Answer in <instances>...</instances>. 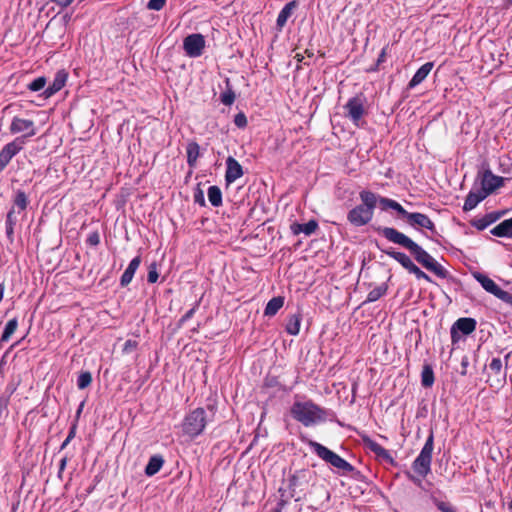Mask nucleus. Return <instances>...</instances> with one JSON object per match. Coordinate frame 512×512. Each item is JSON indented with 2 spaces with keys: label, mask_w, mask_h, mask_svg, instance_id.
Listing matches in <instances>:
<instances>
[{
  "label": "nucleus",
  "mask_w": 512,
  "mask_h": 512,
  "mask_svg": "<svg viewBox=\"0 0 512 512\" xmlns=\"http://www.w3.org/2000/svg\"><path fill=\"white\" fill-rule=\"evenodd\" d=\"M17 328H18L17 318L10 319L5 325L4 331L0 338V344L2 342H7L10 339V337L14 334V332L17 330Z\"/></svg>",
  "instance_id": "36"
},
{
  "label": "nucleus",
  "mask_w": 512,
  "mask_h": 512,
  "mask_svg": "<svg viewBox=\"0 0 512 512\" xmlns=\"http://www.w3.org/2000/svg\"><path fill=\"white\" fill-rule=\"evenodd\" d=\"M487 196H484L481 190H478L476 192L470 191L468 195L466 196L463 210L465 212L470 211L474 209L481 201H483Z\"/></svg>",
  "instance_id": "28"
},
{
  "label": "nucleus",
  "mask_w": 512,
  "mask_h": 512,
  "mask_svg": "<svg viewBox=\"0 0 512 512\" xmlns=\"http://www.w3.org/2000/svg\"><path fill=\"white\" fill-rule=\"evenodd\" d=\"M208 199L213 206L222 204V192L218 186H210L208 189Z\"/></svg>",
  "instance_id": "38"
},
{
  "label": "nucleus",
  "mask_w": 512,
  "mask_h": 512,
  "mask_svg": "<svg viewBox=\"0 0 512 512\" xmlns=\"http://www.w3.org/2000/svg\"><path fill=\"white\" fill-rule=\"evenodd\" d=\"M440 236L439 233L437 232V230L435 229V232H431V236H427V238L431 239L432 241L436 242V243H439L437 237Z\"/></svg>",
  "instance_id": "58"
},
{
  "label": "nucleus",
  "mask_w": 512,
  "mask_h": 512,
  "mask_svg": "<svg viewBox=\"0 0 512 512\" xmlns=\"http://www.w3.org/2000/svg\"><path fill=\"white\" fill-rule=\"evenodd\" d=\"M504 184V178L496 176L491 170L487 169L483 172L481 178V191L484 196H488L493 193L496 189L500 188Z\"/></svg>",
  "instance_id": "14"
},
{
  "label": "nucleus",
  "mask_w": 512,
  "mask_h": 512,
  "mask_svg": "<svg viewBox=\"0 0 512 512\" xmlns=\"http://www.w3.org/2000/svg\"><path fill=\"white\" fill-rule=\"evenodd\" d=\"M430 499H431L432 503L434 504V506L440 512H457V509L455 508V506L449 501L442 500V499L436 497L435 495H431Z\"/></svg>",
  "instance_id": "35"
},
{
  "label": "nucleus",
  "mask_w": 512,
  "mask_h": 512,
  "mask_svg": "<svg viewBox=\"0 0 512 512\" xmlns=\"http://www.w3.org/2000/svg\"><path fill=\"white\" fill-rule=\"evenodd\" d=\"M4 296V285L0 284V302L2 301Z\"/></svg>",
  "instance_id": "60"
},
{
  "label": "nucleus",
  "mask_w": 512,
  "mask_h": 512,
  "mask_svg": "<svg viewBox=\"0 0 512 512\" xmlns=\"http://www.w3.org/2000/svg\"><path fill=\"white\" fill-rule=\"evenodd\" d=\"M374 230L385 237L389 242L407 249L421 266L434 273L437 277L444 279L449 276V272L441 264L404 233L393 227L378 226L374 227Z\"/></svg>",
  "instance_id": "1"
},
{
  "label": "nucleus",
  "mask_w": 512,
  "mask_h": 512,
  "mask_svg": "<svg viewBox=\"0 0 512 512\" xmlns=\"http://www.w3.org/2000/svg\"><path fill=\"white\" fill-rule=\"evenodd\" d=\"M16 221L17 220H16V217H15V214H14V209H11L7 213L6 222H5L6 234H7V237L10 239L11 242L13 241L14 226L16 224Z\"/></svg>",
  "instance_id": "39"
},
{
  "label": "nucleus",
  "mask_w": 512,
  "mask_h": 512,
  "mask_svg": "<svg viewBox=\"0 0 512 512\" xmlns=\"http://www.w3.org/2000/svg\"><path fill=\"white\" fill-rule=\"evenodd\" d=\"M290 413L296 421L305 427L325 422L329 415L334 414L330 410L320 407L312 400L294 402L291 406Z\"/></svg>",
  "instance_id": "2"
},
{
  "label": "nucleus",
  "mask_w": 512,
  "mask_h": 512,
  "mask_svg": "<svg viewBox=\"0 0 512 512\" xmlns=\"http://www.w3.org/2000/svg\"><path fill=\"white\" fill-rule=\"evenodd\" d=\"M92 383V375L89 371L81 372L77 379V387L85 389Z\"/></svg>",
  "instance_id": "41"
},
{
  "label": "nucleus",
  "mask_w": 512,
  "mask_h": 512,
  "mask_svg": "<svg viewBox=\"0 0 512 512\" xmlns=\"http://www.w3.org/2000/svg\"><path fill=\"white\" fill-rule=\"evenodd\" d=\"M306 470L296 471L294 474L289 476L288 478V490L289 497L294 498L297 495V489L302 486L304 482H306Z\"/></svg>",
  "instance_id": "20"
},
{
  "label": "nucleus",
  "mask_w": 512,
  "mask_h": 512,
  "mask_svg": "<svg viewBox=\"0 0 512 512\" xmlns=\"http://www.w3.org/2000/svg\"><path fill=\"white\" fill-rule=\"evenodd\" d=\"M474 278L481 284L484 290L494 295L496 298L505 302L506 304L512 305V294L501 289L494 280L489 278L487 275L482 273L474 274Z\"/></svg>",
  "instance_id": "8"
},
{
  "label": "nucleus",
  "mask_w": 512,
  "mask_h": 512,
  "mask_svg": "<svg viewBox=\"0 0 512 512\" xmlns=\"http://www.w3.org/2000/svg\"><path fill=\"white\" fill-rule=\"evenodd\" d=\"M23 149V139L15 138L13 141L7 143L0 150V171H3L10 163L12 158Z\"/></svg>",
  "instance_id": "12"
},
{
  "label": "nucleus",
  "mask_w": 512,
  "mask_h": 512,
  "mask_svg": "<svg viewBox=\"0 0 512 512\" xmlns=\"http://www.w3.org/2000/svg\"><path fill=\"white\" fill-rule=\"evenodd\" d=\"M388 285L386 283H382L381 285L375 287L372 289L368 295L366 302H375L378 299H380L382 296H384L387 293Z\"/></svg>",
  "instance_id": "37"
},
{
  "label": "nucleus",
  "mask_w": 512,
  "mask_h": 512,
  "mask_svg": "<svg viewBox=\"0 0 512 512\" xmlns=\"http://www.w3.org/2000/svg\"><path fill=\"white\" fill-rule=\"evenodd\" d=\"M76 429H77V424L74 423L70 430H69V433L66 437V439L63 441V443L61 444V449H64L71 441L72 439L75 437L76 435Z\"/></svg>",
  "instance_id": "49"
},
{
  "label": "nucleus",
  "mask_w": 512,
  "mask_h": 512,
  "mask_svg": "<svg viewBox=\"0 0 512 512\" xmlns=\"http://www.w3.org/2000/svg\"><path fill=\"white\" fill-rule=\"evenodd\" d=\"M218 99L220 102L224 103V92H220Z\"/></svg>",
  "instance_id": "62"
},
{
  "label": "nucleus",
  "mask_w": 512,
  "mask_h": 512,
  "mask_svg": "<svg viewBox=\"0 0 512 512\" xmlns=\"http://www.w3.org/2000/svg\"><path fill=\"white\" fill-rule=\"evenodd\" d=\"M234 124L238 128H245L247 126V117L243 112H239L234 117Z\"/></svg>",
  "instance_id": "46"
},
{
  "label": "nucleus",
  "mask_w": 512,
  "mask_h": 512,
  "mask_svg": "<svg viewBox=\"0 0 512 512\" xmlns=\"http://www.w3.org/2000/svg\"><path fill=\"white\" fill-rule=\"evenodd\" d=\"M287 500L280 499L273 509H271L269 512H282L283 508L286 506Z\"/></svg>",
  "instance_id": "52"
},
{
  "label": "nucleus",
  "mask_w": 512,
  "mask_h": 512,
  "mask_svg": "<svg viewBox=\"0 0 512 512\" xmlns=\"http://www.w3.org/2000/svg\"><path fill=\"white\" fill-rule=\"evenodd\" d=\"M360 199L362 203L360 205L366 207L370 211L374 213V210L376 208L377 202L379 201L380 196H377L375 193L368 191V190H362L359 193Z\"/></svg>",
  "instance_id": "29"
},
{
  "label": "nucleus",
  "mask_w": 512,
  "mask_h": 512,
  "mask_svg": "<svg viewBox=\"0 0 512 512\" xmlns=\"http://www.w3.org/2000/svg\"><path fill=\"white\" fill-rule=\"evenodd\" d=\"M386 60V48H383L377 58L376 65L370 69V71H377L378 67L381 63L385 62Z\"/></svg>",
  "instance_id": "51"
},
{
  "label": "nucleus",
  "mask_w": 512,
  "mask_h": 512,
  "mask_svg": "<svg viewBox=\"0 0 512 512\" xmlns=\"http://www.w3.org/2000/svg\"><path fill=\"white\" fill-rule=\"evenodd\" d=\"M207 424V416L203 408H196L188 413L181 424L184 435L193 439L199 436Z\"/></svg>",
  "instance_id": "4"
},
{
  "label": "nucleus",
  "mask_w": 512,
  "mask_h": 512,
  "mask_svg": "<svg viewBox=\"0 0 512 512\" xmlns=\"http://www.w3.org/2000/svg\"><path fill=\"white\" fill-rule=\"evenodd\" d=\"M158 278L159 274L157 270V263L153 262L148 267L147 281L151 284H154L157 282Z\"/></svg>",
  "instance_id": "43"
},
{
  "label": "nucleus",
  "mask_w": 512,
  "mask_h": 512,
  "mask_svg": "<svg viewBox=\"0 0 512 512\" xmlns=\"http://www.w3.org/2000/svg\"><path fill=\"white\" fill-rule=\"evenodd\" d=\"M86 242L91 246H97L100 243V235L97 231L90 233Z\"/></svg>",
  "instance_id": "50"
},
{
  "label": "nucleus",
  "mask_w": 512,
  "mask_h": 512,
  "mask_svg": "<svg viewBox=\"0 0 512 512\" xmlns=\"http://www.w3.org/2000/svg\"><path fill=\"white\" fill-rule=\"evenodd\" d=\"M412 227H421L430 232H435V224L433 221L423 213L412 212L407 222Z\"/></svg>",
  "instance_id": "17"
},
{
  "label": "nucleus",
  "mask_w": 512,
  "mask_h": 512,
  "mask_svg": "<svg viewBox=\"0 0 512 512\" xmlns=\"http://www.w3.org/2000/svg\"><path fill=\"white\" fill-rule=\"evenodd\" d=\"M56 5L66 8L73 3L74 0H52Z\"/></svg>",
  "instance_id": "55"
},
{
  "label": "nucleus",
  "mask_w": 512,
  "mask_h": 512,
  "mask_svg": "<svg viewBox=\"0 0 512 512\" xmlns=\"http://www.w3.org/2000/svg\"><path fill=\"white\" fill-rule=\"evenodd\" d=\"M365 98L362 94L350 98L344 105L345 116L357 127L361 126L362 117L365 114Z\"/></svg>",
  "instance_id": "7"
},
{
  "label": "nucleus",
  "mask_w": 512,
  "mask_h": 512,
  "mask_svg": "<svg viewBox=\"0 0 512 512\" xmlns=\"http://www.w3.org/2000/svg\"><path fill=\"white\" fill-rule=\"evenodd\" d=\"M477 322L474 318L462 317L457 319L450 330L451 341L456 344L461 339L462 335H469L476 329Z\"/></svg>",
  "instance_id": "11"
},
{
  "label": "nucleus",
  "mask_w": 512,
  "mask_h": 512,
  "mask_svg": "<svg viewBox=\"0 0 512 512\" xmlns=\"http://www.w3.org/2000/svg\"><path fill=\"white\" fill-rule=\"evenodd\" d=\"M432 68H433V63L432 62H427V63L423 64L416 71V73L414 74V76L412 77L410 82L408 83V88L409 89H413L416 86H418L419 84H421L426 79V77L429 75V73L431 72Z\"/></svg>",
  "instance_id": "24"
},
{
  "label": "nucleus",
  "mask_w": 512,
  "mask_h": 512,
  "mask_svg": "<svg viewBox=\"0 0 512 512\" xmlns=\"http://www.w3.org/2000/svg\"><path fill=\"white\" fill-rule=\"evenodd\" d=\"M381 251L397 261L405 270L410 274H413L418 280L424 279L427 282H432L431 277L422 271L404 252L396 251L393 248L381 249Z\"/></svg>",
  "instance_id": "6"
},
{
  "label": "nucleus",
  "mask_w": 512,
  "mask_h": 512,
  "mask_svg": "<svg viewBox=\"0 0 512 512\" xmlns=\"http://www.w3.org/2000/svg\"><path fill=\"white\" fill-rule=\"evenodd\" d=\"M302 322V313L300 311L289 314L286 318L285 331L292 336H296L300 332Z\"/></svg>",
  "instance_id": "23"
},
{
  "label": "nucleus",
  "mask_w": 512,
  "mask_h": 512,
  "mask_svg": "<svg viewBox=\"0 0 512 512\" xmlns=\"http://www.w3.org/2000/svg\"><path fill=\"white\" fill-rule=\"evenodd\" d=\"M164 464V459L161 455H153L150 457L148 464L145 467V474L153 476L160 471Z\"/></svg>",
  "instance_id": "30"
},
{
  "label": "nucleus",
  "mask_w": 512,
  "mask_h": 512,
  "mask_svg": "<svg viewBox=\"0 0 512 512\" xmlns=\"http://www.w3.org/2000/svg\"><path fill=\"white\" fill-rule=\"evenodd\" d=\"M141 261H142V259H141L140 255L134 257L130 261L128 267L126 268V270L124 271V273L122 274V276L120 278L121 287H127L131 283L135 272L137 271V269L139 268V266L141 264Z\"/></svg>",
  "instance_id": "21"
},
{
  "label": "nucleus",
  "mask_w": 512,
  "mask_h": 512,
  "mask_svg": "<svg viewBox=\"0 0 512 512\" xmlns=\"http://www.w3.org/2000/svg\"><path fill=\"white\" fill-rule=\"evenodd\" d=\"M362 440H363L365 447H367L369 450H371L373 453H375V455L378 458L385 460L386 462H388L390 464H394V459L390 455L389 451L386 450L384 447H382L379 443L372 440L369 436H363Z\"/></svg>",
  "instance_id": "15"
},
{
  "label": "nucleus",
  "mask_w": 512,
  "mask_h": 512,
  "mask_svg": "<svg viewBox=\"0 0 512 512\" xmlns=\"http://www.w3.org/2000/svg\"><path fill=\"white\" fill-rule=\"evenodd\" d=\"M374 213L362 205H357L347 214V220L355 227H361L368 224Z\"/></svg>",
  "instance_id": "13"
},
{
  "label": "nucleus",
  "mask_w": 512,
  "mask_h": 512,
  "mask_svg": "<svg viewBox=\"0 0 512 512\" xmlns=\"http://www.w3.org/2000/svg\"><path fill=\"white\" fill-rule=\"evenodd\" d=\"M509 508L512 509V500L509 503Z\"/></svg>",
  "instance_id": "64"
},
{
  "label": "nucleus",
  "mask_w": 512,
  "mask_h": 512,
  "mask_svg": "<svg viewBox=\"0 0 512 512\" xmlns=\"http://www.w3.org/2000/svg\"><path fill=\"white\" fill-rule=\"evenodd\" d=\"M243 168L239 162L229 156L226 158V188L243 175Z\"/></svg>",
  "instance_id": "16"
},
{
  "label": "nucleus",
  "mask_w": 512,
  "mask_h": 512,
  "mask_svg": "<svg viewBox=\"0 0 512 512\" xmlns=\"http://www.w3.org/2000/svg\"><path fill=\"white\" fill-rule=\"evenodd\" d=\"M205 43L206 41L202 34H189L183 40V50L188 57L197 58L203 54Z\"/></svg>",
  "instance_id": "10"
},
{
  "label": "nucleus",
  "mask_w": 512,
  "mask_h": 512,
  "mask_svg": "<svg viewBox=\"0 0 512 512\" xmlns=\"http://www.w3.org/2000/svg\"><path fill=\"white\" fill-rule=\"evenodd\" d=\"M68 74L65 70H59L53 79V82L44 90L43 94L46 98L51 97L58 91H60L67 81Z\"/></svg>",
  "instance_id": "18"
},
{
  "label": "nucleus",
  "mask_w": 512,
  "mask_h": 512,
  "mask_svg": "<svg viewBox=\"0 0 512 512\" xmlns=\"http://www.w3.org/2000/svg\"><path fill=\"white\" fill-rule=\"evenodd\" d=\"M284 305V297L277 296L270 299L265 307L264 315L268 317H272L277 314V312Z\"/></svg>",
  "instance_id": "31"
},
{
  "label": "nucleus",
  "mask_w": 512,
  "mask_h": 512,
  "mask_svg": "<svg viewBox=\"0 0 512 512\" xmlns=\"http://www.w3.org/2000/svg\"><path fill=\"white\" fill-rule=\"evenodd\" d=\"M194 201L196 203H199L200 205L204 206L205 205V200H204V195H203V192L201 190H198L195 194H194Z\"/></svg>",
  "instance_id": "54"
},
{
  "label": "nucleus",
  "mask_w": 512,
  "mask_h": 512,
  "mask_svg": "<svg viewBox=\"0 0 512 512\" xmlns=\"http://www.w3.org/2000/svg\"><path fill=\"white\" fill-rule=\"evenodd\" d=\"M407 477L409 480H411L413 483L417 484V485H420L421 484V479L415 477L413 474H411L410 472H407Z\"/></svg>",
  "instance_id": "56"
},
{
  "label": "nucleus",
  "mask_w": 512,
  "mask_h": 512,
  "mask_svg": "<svg viewBox=\"0 0 512 512\" xmlns=\"http://www.w3.org/2000/svg\"><path fill=\"white\" fill-rule=\"evenodd\" d=\"M435 377H434V371L432 367L429 364H425L423 366L422 372H421V384L425 388H430L434 384Z\"/></svg>",
  "instance_id": "34"
},
{
  "label": "nucleus",
  "mask_w": 512,
  "mask_h": 512,
  "mask_svg": "<svg viewBox=\"0 0 512 512\" xmlns=\"http://www.w3.org/2000/svg\"><path fill=\"white\" fill-rule=\"evenodd\" d=\"M502 366V360L500 358H493L488 365L490 371L497 376L496 381L499 385L505 383L506 380V373H502Z\"/></svg>",
  "instance_id": "32"
},
{
  "label": "nucleus",
  "mask_w": 512,
  "mask_h": 512,
  "mask_svg": "<svg viewBox=\"0 0 512 512\" xmlns=\"http://www.w3.org/2000/svg\"><path fill=\"white\" fill-rule=\"evenodd\" d=\"M83 407H84V402H82V403L80 404V406H79V408H78V410H77V413H76L77 417H79V416H80V414H81V412H82Z\"/></svg>",
  "instance_id": "61"
},
{
  "label": "nucleus",
  "mask_w": 512,
  "mask_h": 512,
  "mask_svg": "<svg viewBox=\"0 0 512 512\" xmlns=\"http://www.w3.org/2000/svg\"><path fill=\"white\" fill-rule=\"evenodd\" d=\"M379 203L382 206L383 210L386 209H392L395 210L402 218L406 219V222H408L410 215L412 212H408L404 207L399 204L397 201L386 198V197H380Z\"/></svg>",
  "instance_id": "22"
},
{
  "label": "nucleus",
  "mask_w": 512,
  "mask_h": 512,
  "mask_svg": "<svg viewBox=\"0 0 512 512\" xmlns=\"http://www.w3.org/2000/svg\"><path fill=\"white\" fill-rule=\"evenodd\" d=\"M46 85L45 77H38L28 84V89L33 92L42 90Z\"/></svg>",
  "instance_id": "42"
},
{
  "label": "nucleus",
  "mask_w": 512,
  "mask_h": 512,
  "mask_svg": "<svg viewBox=\"0 0 512 512\" xmlns=\"http://www.w3.org/2000/svg\"><path fill=\"white\" fill-rule=\"evenodd\" d=\"M469 365V359L467 356H464L461 360V371L460 374L465 376L467 374V367Z\"/></svg>",
  "instance_id": "53"
},
{
  "label": "nucleus",
  "mask_w": 512,
  "mask_h": 512,
  "mask_svg": "<svg viewBox=\"0 0 512 512\" xmlns=\"http://www.w3.org/2000/svg\"><path fill=\"white\" fill-rule=\"evenodd\" d=\"M198 308V304H196L194 307H192L191 309H189L181 318L180 320L178 321V327H182L184 325V323L191 319L193 317V315L195 314V311L196 309Z\"/></svg>",
  "instance_id": "48"
},
{
  "label": "nucleus",
  "mask_w": 512,
  "mask_h": 512,
  "mask_svg": "<svg viewBox=\"0 0 512 512\" xmlns=\"http://www.w3.org/2000/svg\"><path fill=\"white\" fill-rule=\"evenodd\" d=\"M434 449V435L431 431L419 455L412 463V468L421 478L431 472L432 453Z\"/></svg>",
  "instance_id": "5"
},
{
  "label": "nucleus",
  "mask_w": 512,
  "mask_h": 512,
  "mask_svg": "<svg viewBox=\"0 0 512 512\" xmlns=\"http://www.w3.org/2000/svg\"><path fill=\"white\" fill-rule=\"evenodd\" d=\"M235 99H236V93L230 86L229 79L226 78V106L232 105L234 103Z\"/></svg>",
  "instance_id": "44"
},
{
  "label": "nucleus",
  "mask_w": 512,
  "mask_h": 512,
  "mask_svg": "<svg viewBox=\"0 0 512 512\" xmlns=\"http://www.w3.org/2000/svg\"><path fill=\"white\" fill-rule=\"evenodd\" d=\"M297 6L298 3L296 1H290L281 9L276 20V26L279 31L283 29L288 18L292 15Z\"/></svg>",
  "instance_id": "25"
},
{
  "label": "nucleus",
  "mask_w": 512,
  "mask_h": 512,
  "mask_svg": "<svg viewBox=\"0 0 512 512\" xmlns=\"http://www.w3.org/2000/svg\"><path fill=\"white\" fill-rule=\"evenodd\" d=\"M199 150L200 147L196 142H189L186 147L187 163L191 168L195 167L196 161L199 157Z\"/></svg>",
  "instance_id": "33"
},
{
  "label": "nucleus",
  "mask_w": 512,
  "mask_h": 512,
  "mask_svg": "<svg viewBox=\"0 0 512 512\" xmlns=\"http://www.w3.org/2000/svg\"><path fill=\"white\" fill-rule=\"evenodd\" d=\"M14 205L19 208L20 211H24L27 208L28 205V198L24 191L18 190L15 198H14Z\"/></svg>",
  "instance_id": "40"
},
{
  "label": "nucleus",
  "mask_w": 512,
  "mask_h": 512,
  "mask_svg": "<svg viewBox=\"0 0 512 512\" xmlns=\"http://www.w3.org/2000/svg\"><path fill=\"white\" fill-rule=\"evenodd\" d=\"M490 233L497 237L512 238V217L499 223Z\"/></svg>",
  "instance_id": "27"
},
{
  "label": "nucleus",
  "mask_w": 512,
  "mask_h": 512,
  "mask_svg": "<svg viewBox=\"0 0 512 512\" xmlns=\"http://www.w3.org/2000/svg\"><path fill=\"white\" fill-rule=\"evenodd\" d=\"M356 390H357V384H356V383H354V384L352 385V393H353L352 402H354L355 394H356Z\"/></svg>",
  "instance_id": "59"
},
{
  "label": "nucleus",
  "mask_w": 512,
  "mask_h": 512,
  "mask_svg": "<svg viewBox=\"0 0 512 512\" xmlns=\"http://www.w3.org/2000/svg\"><path fill=\"white\" fill-rule=\"evenodd\" d=\"M505 212H491L481 218H475L470 221L471 226L479 231L486 229L488 226L499 220Z\"/></svg>",
  "instance_id": "19"
},
{
  "label": "nucleus",
  "mask_w": 512,
  "mask_h": 512,
  "mask_svg": "<svg viewBox=\"0 0 512 512\" xmlns=\"http://www.w3.org/2000/svg\"><path fill=\"white\" fill-rule=\"evenodd\" d=\"M307 444L320 459L338 469L342 475H348L355 471V467L352 464L326 446L314 440H308Z\"/></svg>",
  "instance_id": "3"
},
{
  "label": "nucleus",
  "mask_w": 512,
  "mask_h": 512,
  "mask_svg": "<svg viewBox=\"0 0 512 512\" xmlns=\"http://www.w3.org/2000/svg\"><path fill=\"white\" fill-rule=\"evenodd\" d=\"M9 131L11 134L24 133L23 135L17 137L23 139L24 145L28 138H31L36 135L37 128L33 120L14 116L9 126Z\"/></svg>",
  "instance_id": "9"
},
{
  "label": "nucleus",
  "mask_w": 512,
  "mask_h": 512,
  "mask_svg": "<svg viewBox=\"0 0 512 512\" xmlns=\"http://www.w3.org/2000/svg\"><path fill=\"white\" fill-rule=\"evenodd\" d=\"M290 229L294 235L304 233L305 235L310 236L318 229V222L314 219L309 220L305 224L294 222L291 224Z\"/></svg>",
  "instance_id": "26"
},
{
  "label": "nucleus",
  "mask_w": 512,
  "mask_h": 512,
  "mask_svg": "<svg viewBox=\"0 0 512 512\" xmlns=\"http://www.w3.org/2000/svg\"><path fill=\"white\" fill-rule=\"evenodd\" d=\"M166 0H149L147 8L149 10L159 11L165 6Z\"/></svg>",
  "instance_id": "47"
},
{
  "label": "nucleus",
  "mask_w": 512,
  "mask_h": 512,
  "mask_svg": "<svg viewBox=\"0 0 512 512\" xmlns=\"http://www.w3.org/2000/svg\"><path fill=\"white\" fill-rule=\"evenodd\" d=\"M138 347V341L133 339H128L123 345V353L129 354L135 351Z\"/></svg>",
  "instance_id": "45"
},
{
  "label": "nucleus",
  "mask_w": 512,
  "mask_h": 512,
  "mask_svg": "<svg viewBox=\"0 0 512 512\" xmlns=\"http://www.w3.org/2000/svg\"><path fill=\"white\" fill-rule=\"evenodd\" d=\"M67 461H68V458L65 456L63 457L61 460H60V463H59V471L62 472L66 465H67Z\"/></svg>",
  "instance_id": "57"
},
{
  "label": "nucleus",
  "mask_w": 512,
  "mask_h": 512,
  "mask_svg": "<svg viewBox=\"0 0 512 512\" xmlns=\"http://www.w3.org/2000/svg\"><path fill=\"white\" fill-rule=\"evenodd\" d=\"M296 57H297L298 61H302V59H303V56H300L299 54H297Z\"/></svg>",
  "instance_id": "63"
}]
</instances>
